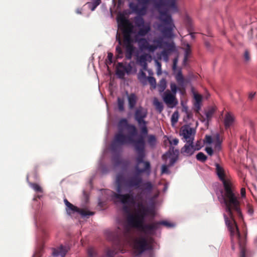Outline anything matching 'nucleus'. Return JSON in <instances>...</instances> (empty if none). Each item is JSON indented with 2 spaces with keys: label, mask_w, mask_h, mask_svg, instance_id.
Returning a JSON list of instances; mask_svg holds the SVG:
<instances>
[{
  "label": "nucleus",
  "mask_w": 257,
  "mask_h": 257,
  "mask_svg": "<svg viewBox=\"0 0 257 257\" xmlns=\"http://www.w3.org/2000/svg\"><path fill=\"white\" fill-rule=\"evenodd\" d=\"M64 202L67 207L66 211L68 214H70L71 212H77L79 213L83 216L93 215L94 214L93 212L77 208L70 203L66 199H64Z\"/></svg>",
  "instance_id": "obj_10"
},
{
  "label": "nucleus",
  "mask_w": 257,
  "mask_h": 257,
  "mask_svg": "<svg viewBox=\"0 0 257 257\" xmlns=\"http://www.w3.org/2000/svg\"><path fill=\"white\" fill-rule=\"evenodd\" d=\"M215 166L216 167V173L219 180L222 181L223 185V187H224L225 183L228 185H231L232 183L229 180H227L225 178V174L223 167L217 163L215 164Z\"/></svg>",
  "instance_id": "obj_16"
},
{
  "label": "nucleus",
  "mask_w": 257,
  "mask_h": 257,
  "mask_svg": "<svg viewBox=\"0 0 257 257\" xmlns=\"http://www.w3.org/2000/svg\"><path fill=\"white\" fill-rule=\"evenodd\" d=\"M222 139L219 134H216L215 136V143L221 144L222 143Z\"/></svg>",
  "instance_id": "obj_49"
},
{
  "label": "nucleus",
  "mask_w": 257,
  "mask_h": 257,
  "mask_svg": "<svg viewBox=\"0 0 257 257\" xmlns=\"http://www.w3.org/2000/svg\"><path fill=\"white\" fill-rule=\"evenodd\" d=\"M196 159L201 162H205L207 159V156L202 152L198 153L196 156Z\"/></svg>",
  "instance_id": "obj_35"
},
{
  "label": "nucleus",
  "mask_w": 257,
  "mask_h": 257,
  "mask_svg": "<svg viewBox=\"0 0 257 257\" xmlns=\"http://www.w3.org/2000/svg\"><path fill=\"white\" fill-rule=\"evenodd\" d=\"M215 111V109L214 107H211L208 109L205 112V115L207 121H209L212 118V117Z\"/></svg>",
  "instance_id": "obj_32"
},
{
  "label": "nucleus",
  "mask_w": 257,
  "mask_h": 257,
  "mask_svg": "<svg viewBox=\"0 0 257 257\" xmlns=\"http://www.w3.org/2000/svg\"><path fill=\"white\" fill-rule=\"evenodd\" d=\"M159 20L161 22L159 29L164 37L171 38L173 36V31L175 27L172 17L168 10H159Z\"/></svg>",
  "instance_id": "obj_5"
},
{
  "label": "nucleus",
  "mask_w": 257,
  "mask_h": 257,
  "mask_svg": "<svg viewBox=\"0 0 257 257\" xmlns=\"http://www.w3.org/2000/svg\"><path fill=\"white\" fill-rule=\"evenodd\" d=\"M177 160V158H175V157L171 158V159L170 160V162L168 164V166H169V167L172 166L174 164V163L176 162Z\"/></svg>",
  "instance_id": "obj_57"
},
{
  "label": "nucleus",
  "mask_w": 257,
  "mask_h": 257,
  "mask_svg": "<svg viewBox=\"0 0 257 257\" xmlns=\"http://www.w3.org/2000/svg\"><path fill=\"white\" fill-rule=\"evenodd\" d=\"M135 41L138 43L139 47L141 51L147 50L150 52H154L157 49L155 45L150 44L146 38H139L138 36H136Z\"/></svg>",
  "instance_id": "obj_9"
},
{
  "label": "nucleus",
  "mask_w": 257,
  "mask_h": 257,
  "mask_svg": "<svg viewBox=\"0 0 257 257\" xmlns=\"http://www.w3.org/2000/svg\"><path fill=\"white\" fill-rule=\"evenodd\" d=\"M158 88L159 91L161 92L163 91L166 88V81L164 78L162 79L158 84Z\"/></svg>",
  "instance_id": "obj_37"
},
{
  "label": "nucleus",
  "mask_w": 257,
  "mask_h": 257,
  "mask_svg": "<svg viewBox=\"0 0 257 257\" xmlns=\"http://www.w3.org/2000/svg\"><path fill=\"white\" fill-rule=\"evenodd\" d=\"M117 128L118 133L115 135L111 145V151L116 152L120 146L133 145L137 154L134 167L136 172L125 180V186L129 188H139L143 183L142 175L146 174L149 176L151 172L150 162L144 161L146 157V142L143 137L138 140L133 139L137 135L138 130L135 125L129 123L126 118H121L119 120Z\"/></svg>",
  "instance_id": "obj_1"
},
{
  "label": "nucleus",
  "mask_w": 257,
  "mask_h": 257,
  "mask_svg": "<svg viewBox=\"0 0 257 257\" xmlns=\"http://www.w3.org/2000/svg\"><path fill=\"white\" fill-rule=\"evenodd\" d=\"M100 3L101 0H91V2L87 3L86 5H87L89 9L93 11Z\"/></svg>",
  "instance_id": "obj_29"
},
{
  "label": "nucleus",
  "mask_w": 257,
  "mask_h": 257,
  "mask_svg": "<svg viewBox=\"0 0 257 257\" xmlns=\"http://www.w3.org/2000/svg\"><path fill=\"white\" fill-rule=\"evenodd\" d=\"M147 78L145 72L143 70H141L138 75V78L139 81L143 84L145 85L147 84Z\"/></svg>",
  "instance_id": "obj_30"
},
{
  "label": "nucleus",
  "mask_w": 257,
  "mask_h": 257,
  "mask_svg": "<svg viewBox=\"0 0 257 257\" xmlns=\"http://www.w3.org/2000/svg\"><path fill=\"white\" fill-rule=\"evenodd\" d=\"M165 45L168 47V49H167L169 52H172L174 51V45L173 43H168L165 42Z\"/></svg>",
  "instance_id": "obj_48"
},
{
  "label": "nucleus",
  "mask_w": 257,
  "mask_h": 257,
  "mask_svg": "<svg viewBox=\"0 0 257 257\" xmlns=\"http://www.w3.org/2000/svg\"><path fill=\"white\" fill-rule=\"evenodd\" d=\"M150 213L148 208H144L139 209V212L135 215L130 214L128 216L127 220L129 225L134 227H139L144 221L147 215Z\"/></svg>",
  "instance_id": "obj_8"
},
{
  "label": "nucleus",
  "mask_w": 257,
  "mask_h": 257,
  "mask_svg": "<svg viewBox=\"0 0 257 257\" xmlns=\"http://www.w3.org/2000/svg\"><path fill=\"white\" fill-rule=\"evenodd\" d=\"M117 106L118 109L119 111H123L124 109V99L122 98H120L119 97H117Z\"/></svg>",
  "instance_id": "obj_33"
},
{
  "label": "nucleus",
  "mask_w": 257,
  "mask_h": 257,
  "mask_svg": "<svg viewBox=\"0 0 257 257\" xmlns=\"http://www.w3.org/2000/svg\"><path fill=\"white\" fill-rule=\"evenodd\" d=\"M177 63H178V59L175 58L173 60V66H172V69L174 71H175L176 70Z\"/></svg>",
  "instance_id": "obj_56"
},
{
  "label": "nucleus",
  "mask_w": 257,
  "mask_h": 257,
  "mask_svg": "<svg viewBox=\"0 0 257 257\" xmlns=\"http://www.w3.org/2000/svg\"><path fill=\"white\" fill-rule=\"evenodd\" d=\"M126 68L123 65L122 63H118L116 70V74L119 78L122 79L125 75Z\"/></svg>",
  "instance_id": "obj_22"
},
{
  "label": "nucleus",
  "mask_w": 257,
  "mask_h": 257,
  "mask_svg": "<svg viewBox=\"0 0 257 257\" xmlns=\"http://www.w3.org/2000/svg\"><path fill=\"white\" fill-rule=\"evenodd\" d=\"M133 28V25L127 20L122 19L121 20L119 28L123 33V44L125 48V56L127 60L132 59L135 49L133 44L134 41L131 36Z\"/></svg>",
  "instance_id": "obj_4"
},
{
  "label": "nucleus",
  "mask_w": 257,
  "mask_h": 257,
  "mask_svg": "<svg viewBox=\"0 0 257 257\" xmlns=\"http://www.w3.org/2000/svg\"><path fill=\"white\" fill-rule=\"evenodd\" d=\"M30 186L34 189L36 192L42 193V188L38 184L35 183H30Z\"/></svg>",
  "instance_id": "obj_36"
},
{
  "label": "nucleus",
  "mask_w": 257,
  "mask_h": 257,
  "mask_svg": "<svg viewBox=\"0 0 257 257\" xmlns=\"http://www.w3.org/2000/svg\"><path fill=\"white\" fill-rule=\"evenodd\" d=\"M222 202L225 205V211L231 219L230 220L227 216L224 214L223 216L225 224L230 231L232 248H234L233 239L234 237H236L240 248V257H246V250L244 246L245 239L242 238L234 219L235 216H237L239 218L242 217L240 209V203L239 197L235 193L232 184L228 185L225 183L224 184V192L222 193Z\"/></svg>",
  "instance_id": "obj_2"
},
{
  "label": "nucleus",
  "mask_w": 257,
  "mask_h": 257,
  "mask_svg": "<svg viewBox=\"0 0 257 257\" xmlns=\"http://www.w3.org/2000/svg\"><path fill=\"white\" fill-rule=\"evenodd\" d=\"M130 228L127 226H124L122 229L117 227L113 231H107V237L108 239L113 242V245L111 248H108L106 249V256L114 257L116 253L121 250L123 242L130 238Z\"/></svg>",
  "instance_id": "obj_3"
},
{
  "label": "nucleus",
  "mask_w": 257,
  "mask_h": 257,
  "mask_svg": "<svg viewBox=\"0 0 257 257\" xmlns=\"http://www.w3.org/2000/svg\"><path fill=\"white\" fill-rule=\"evenodd\" d=\"M149 56L148 54H144L141 55L139 58V62H140V65L147 63V57Z\"/></svg>",
  "instance_id": "obj_40"
},
{
  "label": "nucleus",
  "mask_w": 257,
  "mask_h": 257,
  "mask_svg": "<svg viewBox=\"0 0 257 257\" xmlns=\"http://www.w3.org/2000/svg\"><path fill=\"white\" fill-rule=\"evenodd\" d=\"M175 78L179 85L180 86V88H179V90L180 91L182 94H183L185 92V89L184 88H183V86L184 85L185 79L182 75V71L181 70H179L176 74Z\"/></svg>",
  "instance_id": "obj_19"
},
{
  "label": "nucleus",
  "mask_w": 257,
  "mask_h": 257,
  "mask_svg": "<svg viewBox=\"0 0 257 257\" xmlns=\"http://www.w3.org/2000/svg\"><path fill=\"white\" fill-rule=\"evenodd\" d=\"M112 161L115 167H117L124 164V161L120 158L119 155H116L113 156Z\"/></svg>",
  "instance_id": "obj_27"
},
{
  "label": "nucleus",
  "mask_w": 257,
  "mask_h": 257,
  "mask_svg": "<svg viewBox=\"0 0 257 257\" xmlns=\"http://www.w3.org/2000/svg\"><path fill=\"white\" fill-rule=\"evenodd\" d=\"M135 23L138 28L145 26V21L142 17H136L135 20Z\"/></svg>",
  "instance_id": "obj_34"
},
{
  "label": "nucleus",
  "mask_w": 257,
  "mask_h": 257,
  "mask_svg": "<svg viewBox=\"0 0 257 257\" xmlns=\"http://www.w3.org/2000/svg\"><path fill=\"white\" fill-rule=\"evenodd\" d=\"M143 194L144 192L141 191L140 193L137 194L136 198H135L133 195L131 193L121 194L113 192L112 196L114 198L118 199L121 203L124 205L134 204L136 203V201H137L138 202L145 201V199L143 197Z\"/></svg>",
  "instance_id": "obj_7"
},
{
  "label": "nucleus",
  "mask_w": 257,
  "mask_h": 257,
  "mask_svg": "<svg viewBox=\"0 0 257 257\" xmlns=\"http://www.w3.org/2000/svg\"><path fill=\"white\" fill-rule=\"evenodd\" d=\"M143 67V70L146 71L147 70L148 64L147 63L141 65Z\"/></svg>",
  "instance_id": "obj_62"
},
{
  "label": "nucleus",
  "mask_w": 257,
  "mask_h": 257,
  "mask_svg": "<svg viewBox=\"0 0 257 257\" xmlns=\"http://www.w3.org/2000/svg\"><path fill=\"white\" fill-rule=\"evenodd\" d=\"M186 48L185 51V56L189 57L191 53V50L190 48V45L189 44H186Z\"/></svg>",
  "instance_id": "obj_46"
},
{
  "label": "nucleus",
  "mask_w": 257,
  "mask_h": 257,
  "mask_svg": "<svg viewBox=\"0 0 257 257\" xmlns=\"http://www.w3.org/2000/svg\"><path fill=\"white\" fill-rule=\"evenodd\" d=\"M194 110L196 113H199L201 108V103L194 102Z\"/></svg>",
  "instance_id": "obj_47"
},
{
  "label": "nucleus",
  "mask_w": 257,
  "mask_h": 257,
  "mask_svg": "<svg viewBox=\"0 0 257 257\" xmlns=\"http://www.w3.org/2000/svg\"><path fill=\"white\" fill-rule=\"evenodd\" d=\"M147 143L152 148H154L157 143V139L155 135H149L147 136Z\"/></svg>",
  "instance_id": "obj_31"
},
{
  "label": "nucleus",
  "mask_w": 257,
  "mask_h": 257,
  "mask_svg": "<svg viewBox=\"0 0 257 257\" xmlns=\"http://www.w3.org/2000/svg\"><path fill=\"white\" fill-rule=\"evenodd\" d=\"M243 59L245 62H248L250 60L249 52L248 50H245L243 54Z\"/></svg>",
  "instance_id": "obj_42"
},
{
  "label": "nucleus",
  "mask_w": 257,
  "mask_h": 257,
  "mask_svg": "<svg viewBox=\"0 0 257 257\" xmlns=\"http://www.w3.org/2000/svg\"><path fill=\"white\" fill-rule=\"evenodd\" d=\"M186 114H187V117L188 119H191L192 118L193 113L191 111L186 110Z\"/></svg>",
  "instance_id": "obj_60"
},
{
  "label": "nucleus",
  "mask_w": 257,
  "mask_h": 257,
  "mask_svg": "<svg viewBox=\"0 0 257 257\" xmlns=\"http://www.w3.org/2000/svg\"><path fill=\"white\" fill-rule=\"evenodd\" d=\"M148 114L147 110L142 106L138 107L135 112L134 117L138 124L145 123L146 121L145 119L147 117Z\"/></svg>",
  "instance_id": "obj_11"
},
{
  "label": "nucleus",
  "mask_w": 257,
  "mask_h": 257,
  "mask_svg": "<svg viewBox=\"0 0 257 257\" xmlns=\"http://www.w3.org/2000/svg\"><path fill=\"white\" fill-rule=\"evenodd\" d=\"M205 151L210 156H212L213 154V151L211 147H206L205 148Z\"/></svg>",
  "instance_id": "obj_55"
},
{
  "label": "nucleus",
  "mask_w": 257,
  "mask_h": 257,
  "mask_svg": "<svg viewBox=\"0 0 257 257\" xmlns=\"http://www.w3.org/2000/svg\"><path fill=\"white\" fill-rule=\"evenodd\" d=\"M126 94L127 96L128 108L130 109H133L137 104L138 98L134 93L128 94L127 92H126Z\"/></svg>",
  "instance_id": "obj_18"
},
{
  "label": "nucleus",
  "mask_w": 257,
  "mask_h": 257,
  "mask_svg": "<svg viewBox=\"0 0 257 257\" xmlns=\"http://www.w3.org/2000/svg\"><path fill=\"white\" fill-rule=\"evenodd\" d=\"M179 118V113L177 111H175L171 116V123L172 125L175 124L178 120Z\"/></svg>",
  "instance_id": "obj_39"
},
{
  "label": "nucleus",
  "mask_w": 257,
  "mask_h": 257,
  "mask_svg": "<svg viewBox=\"0 0 257 257\" xmlns=\"http://www.w3.org/2000/svg\"><path fill=\"white\" fill-rule=\"evenodd\" d=\"M175 95L168 90L164 93L163 96V100L169 107H173L177 104L178 101Z\"/></svg>",
  "instance_id": "obj_12"
},
{
  "label": "nucleus",
  "mask_w": 257,
  "mask_h": 257,
  "mask_svg": "<svg viewBox=\"0 0 257 257\" xmlns=\"http://www.w3.org/2000/svg\"><path fill=\"white\" fill-rule=\"evenodd\" d=\"M234 117L229 112H227L224 116V124L226 129L229 128L233 123Z\"/></svg>",
  "instance_id": "obj_21"
},
{
  "label": "nucleus",
  "mask_w": 257,
  "mask_h": 257,
  "mask_svg": "<svg viewBox=\"0 0 257 257\" xmlns=\"http://www.w3.org/2000/svg\"><path fill=\"white\" fill-rule=\"evenodd\" d=\"M116 40L118 41L119 45L116 47L115 51H116V56L117 59L122 58L123 57V52L120 47L121 45V40L118 35V33L116 34Z\"/></svg>",
  "instance_id": "obj_23"
},
{
  "label": "nucleus",
  "mask_w": 257,
  "mask_h": 257,
  "mask_svg": "<svg viewBox=\"0 0 257 257\" xmlns=\"http://www.w3.org/2000/svg\"><path fill=\"white\" fill-rule=\"evenodd\" d=\"M147 121H146L145 123H142L141 124H138L141 130V135L137 139H139L140 137H143L145 140V136L148 134V129L147 127ZM145 142V140H144Z\"/></svg>",
  "instance_id": "obj_26"
},
{
  "label": "nucleus",
  "mask_w": 257,
  "mask_h": 257,
  "mask_svg": "<svg viewBox=\"0 0 257 257\" xmlns=\"http://www.w3.org/2000/svg\"><path fill=\"white\" fill-rule=\"evenodd\" d=\"M168 53H169V51L167 50V49H165L163 51H162L161 54H162V55L165 58H166V59H168Z\"/></svg>",
  "instance_id": "obj_58"
},
{
  "label": "nucleus",
  "mask_w": 257,
  "mask_h": 257,
  "mask_svg": "<svg viewBox=\"0 0 257 257\" xmlns=\"http://www.w3.org/2000/svg\"><path fill=\"white\" fill-rule=\"evenodd\" d=\"M195 130L190 127L186 126L181 131V135L185 139L187 143H193L195 135Z\"/></svg>",
  "instance_id": "obj_13"
},
{
  "label": "nucleus",
  "mask_w": 257,
  "mask_h": 257,
  "mask_svg": "<svg viewBox=\"0 0 257 257\" xmlns=\"http://www.w3.org/2000/svg\"><path fill=\"white\" fill-rule=\"evenodd\" d=\"M221 144H218V143H215V149L216 150H219L221 149Z\"/></svg>",
  "instance_id": "obj_64"
},
{
  "label": "nucleus",
  "mask_w": 257,
  "mask_h": 257,
  "mask_svg": "<svg viewBox=\"0 0 257 257\" xmlns=\"http://www.w3.org/2000/svg\"><path fill=\"white\" fill-rule=\"evenodd\" d=\"M153 104L155 106L157 111L159 113H161L164 109L162 102L159 101L157 98H155L153 100Z\"/></svg>",
  "instance_id": "obj_28"
},
{
  "label": "nucleus",
  "mask_w": 257,
  "mask_h": 257,
  "mask_svg": "<svg viewBox=\"0 0 257 257\" xmlns=\"http://www.w3.org/2000/svg\"><path fill=\"white\" fill-rule=\"evenodd\" d=\"M138 228H140L142 231L146 234L152 235L154 234L156 230L159 229V223L157 222H154L150 224H144L143 223Z\"/></svg>",
  "instance_id": "obj_14"
},
{
  "label": "nucleus",
  "mask_w": 257,
  "mask_h": 257,
  "mask_svg": "<svg viewBox=\"0 0 257 257\" xmlns=\"http://www.w3.org/2000/svg\"><path fill=\"white\" fill-rule=\"evenodd\" d=\"M157 223H159V228H160V225H164L168 227H170L173 226V225L172 223H171L167 221H158V222H157Z\"/></svg>",
  "instance_id": "obj_44"
},
{
  "label": "nucleus",
  "mask_w": 257,
  "mask_h": 257,
  "mask_svg": "<svg viewBox=\"0 0 257 257\" xmlns=\"http://www.w3.org/2000/svg\"><path fill=\"white\" fill-rule=\"evenodd\" d=\"M153 185L152 183L150 181H147L144 183H142L139 189L142 190V191L144 192L146 191L148 193H151L153 190Z\"/></svg>",
  "instance_id": "obj_24"
},
{
  "label": "nucleus",
  "mask_w": 257,
  "mask_h": 257,
  "mask_svg": "<svg viewBox=\"0 0 257 257\" xmlns=\"http://www.w3.org/2000/svg\"><path fill=\"white\" fill-rule=\"evenodd\" d=\"M87 255L88 257H95L96 255L95 249L92 247H89L87 249Z\"/></svg>",
  "instance_id": "obj_41"
},
{
  "label": "nucleus",
  "mask_w": 257,
  "mask_h": 257,
  "mask_svg": "<svg viewBox=\"0 0 257 257\" xmlns=\"http://www.w3.org/2000/svg\"><path fill=\"white\" fill-rule=\"evenodd\" d=\"M153 242V239L152 237L147 238L145 236H140L136 238L133 241L135 252L138 254H141L146 250L152 249Z\"/></svg>",
  "instance_id": "obj_6"
},
{
  "label": "nucleus",
  "mask_w": 257,
  "mask_h": 257,
  "mask_svg": "<svg viewBox=\"0 0 257 257\" xmlns=\"http://www.w3.org/2000/svg\"><path fill=\"white\" fill-rule=\"evenodd\" d=\"M201 147H194L193 143H187L181 150V153L184 156H191L196 150H199Z\"/></svg>",
  "instance_id": "obj_15"
},
{
  "label": "nucleus",
  "mask_w": 257,
  "mask_h": 257,
  "mask_svg": "<svg viewBox=\"0 0 257 257\" xmlns=\"http://www.w3.org/2000/svg\"><path fill=\"white\" fill-rule=\"evenodd\" d=\"M169 143L171 145L176 146L179 143V140L177 138L173 139L172 140H169Z\"/></svg>",
  "instance_id": "obj_53"
},
{
  "label": "nucleus",
  "mask_w": 257,
  "mask_h": 257,
  "mask_svg": "<svg viewBox=\"0 0 257 257\" xmlns=\"http://www.w3.org/2000/svg\"><path fill=\"white\" fill-rule=\"evenodd\" d=\"M138 207L140 208V209H143L144 208H147L144 205V202H138Z\"/></svg>",
  "instance_id": "obj_59"
},
{
  "label": "nucleus",
  "mask_w": 257,
  "mask_h": 257,
  "mask_svg": "<svg viewBox=\"0 0 257 257\" xmlns=\"http://www.w3.org/2000/svg\"><path fill=\"white\" fill-rule=\"evenodd\" d=\"M147 80L152 86L154 88L156 87V81L154 77L152 76L148 77Z\"/></svg>",
  "instance_id": "obj_43"
},
{
  "label": "nucleus",
  "mask_w": 257,
  "mask_h": 257,
  "mask_svg": "<svg viewBox=\"0 0 257 257\" xmlns=\"http://www.w3.org/2000/svg\"><path fill=\"white\" fill-rule=\"evenodd\" d=\"M205 140L206 143L210 144L212 143V139L211 136L206 135L205 138Z\"/></svg>",
  "instance_id": "obj_54"
},
{
  "label": "nucleus",
  "mask_w": 257,
  "mask_h": 257,
  "mask_svg": "<svg viewBox=\"0 0 257 257\" xmlns=\"http://www.w3.org/2000/svg\"><path fill=\"white\" fill-rule=\"evenodd\" d=\"M153 42L157 44L155 45L157 47V48H162L163 47V44H165V42H164L163 38L161 37L158 38L157 39H155L153 40Z\"/></svg>",
  "instance_id": "obj_38"
},
{
  "label": "nucleus",
  "mask_w": 257,
  "mask_h": 257,
  "mask_svg": "<svg viewBox=\"0 0 257 257\" xmlns=\"http://www.w3.org/2000/svg\"><path fill=\"white\" fill-rule=\"evenodd\" d=\"M170 88L171 89L172 94L176 95L178 88L177 85L174 83H171L170 84Z\"/></svg>",
  "instance_id": "obj_45"
},
{
  "label": "nucleus",
  "mask_w": 257,
  "mask_h": 257,
  "mask_svg": "<svg viewBox=\"0 0 257 257\" xmlns=\"http://www.w3.org/2000/svg\"><path fill=\"white\" fill-rule=\"evenodd\" d=\"M69 249L68 247L61 245L56 248H53L52 254L54 257H64Z\"/></svg>",
  "instance_id": "obj_17"
},
{
  "label": "nucleus",
  "mask_w": 257,
  "mask_h": 257,
  "mask_svg": "<svg viewBox=\"0 0 257 257\" xmlns=\"http://www.w3.org/2000/svg\"><path fill=\"white\" fill-rule=\"evenodd\" d=\"M112 57L113 54L111 53H108L107 55V58L110 62H112Z\"/></svg>",
  "instance_id": "obj_61"
},
{
  "label": "nucleus",
  "mask_w": 257,
  "mask_h": 257,
  "mask_svg": "<svg viewBox=\"0 0 257 257\" xmlns=\"http://www.w3.org/2000/svg\"><path fill=\"white\" fill-rule=\"evenodd\" d=\"M150 31L151 27L150 24H146L145 26L139 28L137 36H145Z\"/></svg>",
  "instance_id": "obj_25"
},
{
  "label": "nucleus",
  "mask_w": 257,
  "mask_h": 257,
  "mask_svg": "<svg viewBox=\"0 0 257 257\" xmlns=\"http://www.w3.org/2000/svg\"><path fill=\"white\" fill-rule=\"evenodd\" d=\"M42 247H40L34 254L33 257H41Z\"/></svg>",
  "instance_id": "obj_51"
},
{
  "label": "nucleus",
  "mask_w": 257,
  "mask_h": 257,
  "mask_svg": "<svg viewBox=\"0 0 257 257\" xmlns=\"http://www.w3.org/2000/svg\"><path fill=\"white\" fill-rule=\"evenodd\" d=\"M240 193L242 197H244L245 195V189L242 188L240 190Z\"/></svg>",
  "instance_id": "obj_63"
},
{
  "label": "nucleus",
  "mask_w": 257,
  "mask_h": 257,
  "mask_svg": "<svg viewBox=\"0 0 257 257\" xmlns=\"http://www.w3.org/2000/svg\"><path fill=\"white\" fill-rule=\"evenodd\" d=\"M126 179H124L123 175L121 174H118L116 176V191L117 194H120L122 192V184L124 183L125 185V181Z\"/></svg>",
  "instance_id": "obj_20"
},
{
  "label": "nucleus",
  "mask_w": 257,
  "mask_h": 257,
  "mask_svg": "<svg viewBox=\"0 0 257 257\" xmlns=\"http://www.w3.org/2000/svg\"><path fill=\"white\" fill-rule=\"evenodd\" d=\"M169 166H168V165H162V173H168L169 171H168V167Z\"/></svg>",
  "instance_id": "obj_52"
},
{
  "label": "nucleus",
  "mask_w": 257,
  "mask_h": 257,
  "mask_svg": "<svg viewBox=\"0 0 257 257\" xmlns=\"http://www.w3.org/2000/svg\"><path fill=\"white\" fill-rule=\"evenodd\" d=\"M195 102L201 103L202 96L199 94H195L194 95Z\"/></svg>",
  "instance_id": "obj_50"
}]
</instances>
